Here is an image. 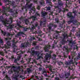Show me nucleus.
Listing matches in <instances>:
<instances>
[{
    "mask_svg": "<svg viewBox=\"0 0 80 80\" xmlns=\"http://www.w3.org/2000/svg\"><path fill=\"white\" fill-rule=\"evenodd\" d=\"M8 36H10V35H11L12 36V35H13L11 33H8Z\"/></svg>",
    "mask_w": 80,
    "mask_h": 80,
    "instance_id": "57",
    "label": "nucleus"
},
{
    "mask_svg": "<svg viewBox=\"0 0 80 80\" xmlns=\"http://www.w3.org/2000/svg\"><path fill=\"white\" fill-rule=\"evenodd\" d=\"M24 28V31L25 32H26V31H27V29H28V28Z\"/></svg>",
    "mask_w": 80,
    "mask_h": 80,
    "instance_id": "54",
    "label": "nucleus"
},
{
    "mask_svg": "<svg viewBox=\"0 0 80 80\" xmlns=\"http://www.w3.org/2000/svg\"><path fill=\"white\" fill-rule=\"evenodd\" d=\"M25 23L26 25H28V23H29V20H28V19H26L25 20Z\"/></svg>",
    "mask_w": 80,
    "mask_h": 80,
    "instance_id": "28",
    "label": "nucleus"
},
{
    "mask_svg": "<svg viewBox=\"0 0 80 80\" xmlns=\"http://www.w3.org/2000/svg\"><path fill=\"white\" fill-rule=\"evenodd\" d=\"M12 19H13V18L11 16L9 18V20H7V18L4 19L3 18L1 17H0V21L2 22L3 24L5 26H8L7 25H8L9 23H12V22H13Z\"/></svg>",
    "mask_w": 80,
    "mask_h": 80,
    "instance_id": "2",
    "label": "nucleus"
},
{
    "mask_svg": "<svg viewBox=\"0 0 80 80\" xmlns=\"http://www.w3.org/2000/svg\"><path fill=\"white\" fill-rule=\"evenodd\" d=\"M46 23H47V20L45 18L41 19V21H40V26L44 27Z\"/></svg>",
    "mask_w": 80,
    "mask_h": 80,
    "instance_id": "8",
    "label": "nucleus"
},
{
    "mask_svg": "<svg viewBox=\"0 0 80 80\" xmlns=\"http://www.w3.org/2000/svg\"><path fill=\"white\" fill-rule=\"evenodd\" d=\"M69 65H71V64H74V62H73V60L71 59L69 62Z\"/></svg>",
    "mask_w": 80,
    "mask_h": 80,
    "instance_id": "29",
    "label": "nucleus"
},
{
    "mask_svg": "<svg viewBox=\"0 0 80 80\" xmlns=\"http://www.w3.org/2000/svg\"><path fill=\"white\" fill-rule=\"evenodd\" d=\"M37 38L38 39V41H40V40H42V39H41V38L39 37H37Z\"/></svg>",
    "mask_w": 80,
    "mask_h": 80,
    "instance_id": "58",
    "label": "nucleus"
},
{
    "mask_svg": "<svg viewBox=\"0 0 80 80\" xmlns=\"http://www.w3.org/2000/svg\"><path fill=\"white\" fill-rule=\"evenodd\" d=\"M32 53L33 54H35V55H40V53L39 51H32Z\"/></svg>",
    "mask_w": 80,
    "mask_h": 80,
    "instance_id": "18",
    "label": "nucleus"
},
{
    "mask_svg": "<svg viewBox=\"0 0 80 80\" xmlns=\"http://www.w3.org/2000/svg\"><path fill=\"white\" fill-rule=\"evenodd\" d=\"M65 77L66 78H68V77L70 76V72H65Z\"/></svg>",
    "mask_w": 80,
    "mask_h": 80,
    "instance_id": "15",
    "label": "nucleus"
},
{
    "mask_svg": "<svg viewBox=\"0 0 80 80\" xmlns=\"http://www.w3.org/2000/svg\"><path fill=\"white\" fill-rule=\"evenodd\" d=\"M9 39L8 38H5V41H7V40H8Z\"/></svg>",
    "mask_w": 80,
    "mask_h": 80,
    "instance_id": "64",
    "label": "nucleus"
},
{
    "mask_svg": "<svg viewBox=\"0 0 80 80\" xmlns=\"http://www.w3.org/2000/svg\"><path fill=\"white\" fill-rule=\"evenodd\" d=\"M11 58L12 59V61H14V63H17V62H18V61L17 60V59H15L14 58V57H11Z\"/></svg>",
    "mask_w": 80,
    "mask_h": 80,
    "instance_id": "23",
    "label": "nucleus"
},
{
    "mask_svg": "<svg viewBox=\"0 0 80 80\" xmlns=\"http://www.w3.org/2000/svg\"><path fill=\"white\" fill-rule=\"evenodd\" d=\"M53 38H55L56 39H58V36L56 35L55 36V37H53Z\"/></svg>",
    "mask_w": 80,
    "mask_h": 80,
    "instance_id": "48",
    "label": "nucleus"
},
{
    "mask_svg": "<svg viewBox=\"0 0 80 80\" xmlns=\"http://www.w3.org/2000/svg\"><path fill=\"white\" fill-rule=\"evenodd\" d=\"M34 28H35V27H32L31 28H30V29L31 30H32V31H33V30H34Z\"/></svg>",
    "mask_w": 80,
    "mask_h": 80,
    "instance_id": "53",
    "label": "nucleus"
},
{
    "mask_svg": "<svg viewBox=\"0 0 80 80\" xmlns=\"http://www.w3.org/2000/svg\"><path fill=\"white\" fill-rule=\"evenodd\" d=\"M37 9L38 10H40V6H38L37 8Z\"/></svg>",
    "mask_w": 80,
    "mask_h": 80,
    "instance_id": "56",
    "label": "nucleus"
},
{
    "mask_svg": "<svg viewBox=\"0 0 80 80\" xmlns=\"http://www.w3.org/2000/svg\"><path fill=\"white\" fill-rule=\"evenodd\" d=\"M0 43H3V39H1V37H0Z\"/></svg>",
    "mask_w": 80,
    "mask_h": 80,
    "instance_id": "40",
    "label": "nucleus"
},
{
    "mask_svg": "<svg viewBox=\"0 0 80 80\" xmlns=\"http://www.w3.org/2000/svg\"><path fill=\"white\" fill-rule=\"evenodd\" d=\"M0 54L2 55V56H4V53H3V52H0Z\"/></svg>",
    "mask_w": 80,
    "mask_h": 80,
    "instance_id": "43",
    "label": "nucleus"
},
{
    "mask_svg": "<svg viewBox=\"0 0 80 80\" xmlns=\"http://www.w3.org/2000/svg\"><path fill=\"white\" fill-rule=\"evenodd\" d=\"M12 48H13V49H14V48H16L17 47V46H16V42H15V41L13 40L12 41Z\"/></svg>",
    "mask_w": 80,
    "mask_h": 80,
    "instance_id": "14",
    "label": "nucleus"
},
{
    "mask_svg": "<svg viewBox=\"0 0 80 80\" xmlns=\"http://www.w3.org/2000/svg\"><path fill=\"white\" fill-rule=\"evenodd\" d=\"M53 26L54 27L56 28V27H57V25L56 24H54V25H53Z\"/></svg>",
    "mask_w": 80,
    "mask_h": 80,
    "instance_id": "61",
    "label": "nucleus"
},
{
    "mask_svg": "<svg viewBox=\"0 0 80 80\" xmlns=\"http://www.w3.org/2000/svg\"><path fill=\"white\" fill-rule=\"evenodd\" d=\"M36 43H37V42H36V41L32 43V45L34 46L36 45Z\"/></svg>",
    "mask_w": 80,
    "mask_h": 80,
    "instance_id": "49",
    "label": "nucleus"
},
{
    "mask_svg": "<svg viewBox=\"0 0 80 80\" xmlns=\"http://www.w3.org/2000/svg\"><path fill=\"white\" fill-rule=\"evenodd\" d=\"M55 80H60V79L58 78H55Z\"/></svg>",
    "mask_w": 80,
    "mask_h": 80,
    "instance_id": "59",
    "label": "nucleus"
},
{
    "mask_svg": "<svg viewBox=\"0 0 80 80\" xmlns=\"http://www.w3.org/2000/svg\"><path fill=\"white\" fill-rule=\"evenodd\" d=\"M65 63L66 65H70L69 62H68V61H65Z\"/></svg>",
    "mask_w": 80,
    "mask_h": 80,
    "instance_id": "36",
    "label": "nucleus"
},
{
    "mask_svg": "<svg viewBox=\"0 0 80 80\" xmlns=\"http://www.w3.org/2000/svg\"><path fill=\"white\" fill-rule=\"evenodd\" d=\"M55 21L57 23H58V18L55 19Z\"/></svg>",
    "mask_w": 80,
    "mask_h": 80,
    "instance_id": "52",
    "label": "nucleus"
},
{
    "mask_svg": "<svg viewBox=\"0 0 80 80\" xmlns=\"http://www.w3.org/2000/svg\"><path fill=\"white\" fill-rule=\"evenodd\" d=\"M56 55L55 54L52 55V56H51V54H50L51 58H52V59H55L56 58Z\"/></svg>",
    "mask_w": 80,
    "mask_h": 80,
    "instance_id": "26",
    "label": "nucleus"
},
{
    "mask_svg": "<svg viewBox=\"0 0 80 80\" xmlns=\"http://www.w3.org/2000/svg\"><path fill=\"white\" fill-rule=\"evenodd\" d=\"M58 5L60 7H61L62 6V5H63V3L62 1H61V0H58Z\"/></svg>",
    "mask_w": 80,
    "mask_h": 80,
    "instance_id": "17",
    "label": "nucleus"
},
{
    "mask_svg": "<svg viewBox=\"0 0 80 80\" xmlns=\"http://www.w3.org/2000/svg\"><path fill=\"white\" fill-rule=\"evenodd\" d=\"M46 3H48L49 4L48 5V7H46L44 8L45 10L46 11L50 10L51 9V8L52 7V2L49 1V0H46Z\"/></svg>",
    "mask_w": 80,
    "mask_h": 80,
    "instance_id": "6",
    "label": "nucleus"
},
{
    "mask_svg": "<svg viewBox=\"0 0 80 80\" xmlns=\"http://www.w3.org/2000/svg\"><path fill=\"white\" fill-rule=\"evenodd\" d=\"M77 43L75 41L72 42V41H70L69 43L68 44L69 45L70 47H73V45L76 44Z\"/></svg>",
    "mask_w": 80,
    "mask_h": 80,
    "instance_id": "12",
    "label": "nucleus"
},
{
    "mask_svg": "<svg viewBox=\"0 0 80 80\" xmlns=\"http://www.w3.org/2000/svg\"><path fill=\"white\" fill-rule=\"evenodd\" d=\"M33 62L35 63H37V61L35 60H33Z\"/></svg>",
    "mask_w": 80,
    "mask_h": 80,
    "instance_id": "63",
    "label": "nucleus"
},
{
    "mask_svg": "<svg viewBox=\"0 0 80 80\" xmlns=\"http://www.w3.org/2000/svg\"><path fill=\"white\" fill-rule=\"evenodd\" d=\"M57 12L58 13H60L61 12H62V10L61 9V8H59L58 9V10L57 11Z\"/></svg>",
    "mask_w": 80,
    "mask_h": 80,
    "instance_id": "32",
    "label": "nucleus"
},
{
    "mask_svg": "<svg viewBox=\"0 0 80 80\" xmlns=\"http://www.w3.org/2000/svg\"><path fill=\"white\" fill-rule=\"evenodd\" d=\"M9 73H13V71L12 70H10L9 71Z\"/></svg>",
    "mask_w": 80,
    "mask_h": 80,
    "instance_id": "55",
    "label": "nucleus"
},
{
    "mask_svg": "<svg viewBox=\"0 0 80 80\" xmlns=\"http://www.w3.org/2000/svg\"><path fill=\"white\" fill-rule=\"evenodd\" d=\"M50 47H51V46L50 45H47L44 48V50L45 52H49V53H50L49 54H48V53H46L47 55L45 57L46 60H48V58L51 57L50 54L52 53V52L51 51H49V50H48L49 49H50Z\"/></svg>",
    "mask_w": 80,
    "mask_h": 80,
    "instance_id": "3",
    "label": "nucleus"
},
{
    "mask_svg": "<svg viewBox=\"0 0 80 80\" xmlns=\"http://www.w3.org/2000/svg\"><path fill=\"white\" fill-rule=\"evenodd\" d=\"M10 68H13V71L15 72L14 74H13V80H18V77L19 76L18 75V73L19 72V71H20V66L18 67H15L14 66H11Z\"/></svg>",
    "mask_w": 80,
    "mask_h": 80,
    "instance_id": "1",
    "label": "nucleus"
},
{
    "mask_svg": "<svg viewBox=\"0 0 80 80\" xmlns=\"http://www.w3.org/2000/svg\"><path fill=\"white\" fill-rule=\"evenodd\" d=\"M4 10H10V7H7V8H5L4 7Z\"/></svg>",
    "mask_w": 80,
    "mask_h": 80,
    "instance_id": "51",
    "label": "nucleus"
},
{
    "mask_svg": "<svg viewBox=\"0 0 80 80\" xmlns=\"http://www.w3.org/2000/svg\"><path fill=\"white\" fill-rule=\"evenodd\" d=\"M67 22L68 23V24H70L72 22V20L68 21H67Z\"/></svg>",
    "mask_w": 80,
    "mask_h": 80,
    "instance_id": "38",
    "label": "nucleus"
},
{
    "mask_svg": "<svg viewBox=\"0 0 80 80\" xmlns=\"http://www.w3.org/2000/svg\"><path fill=\"white\" fill-rule=\"evenodd\" d=\"M67 16L69 18H71V20H72V19H73V18H75L74 17L72 16V14L71 12H69L68 13Z\"/></svg>",
    "mask_w": 80,
    "mask_h": 80,
    "instance_id": "13",
    "label": "nucleus"
},
{
    "mask_svg": "<svg viewBox=\"0 0 80 80\" xmlns=\"http://www.w3.org/2000/svg\"><path fill=\"white\" fill-rule=\"evenodd\" d=\"M73 13H74V14H76V13H77V11H73Z\"/></svg>",
    "mask_w": 80,
    "mask_h": 80,
    "instance_id": "60",
    "label": "nucleus"
},
{
    "mask_svg": "<svg viewBox=\"0 0 80 80\" xmlns=\"http://www.w3.org/2000/svg\"><path fill=\"white\" fill-rule=\"evenodd\" d=\"M23 32H19L17 34L16 36V37H19V36H20L21 35H22V34H24Z\"/></svg>",
    "mask_w": 80,
    "mask_h": 80,
    "instance_id": "21",
    "label": "nucleus"
},
{
    "mask_svg": "<svg viewBox=\"0 0 80 80\" xmlns=\"http://www.w3.org/2000/svg\"><path fill=\"white\" fill-rule=\"evenodd\" d=\"M10 41H8L7 42V45H5L4 48L8 49V48H10V47L11 46V43Z\"/></svg>",
    "mask_w": 80,
    "mask_h": 80,
    "instance_id": "10",
    "label": "nucleus"
},
{
    "mask_svg": "<svg viewBox=\"0 0 80 80\" xmlns=\"http://www.w3.org/2000/svg\"><path fill=\"white\" fill-rule=\"evenodd\" d=\"M49 30H51L52 27H53V24L51 23L49 24Z\"/></svg>",
    "mask_w": 80,
    "mask_h": 80,
    "instance_id": "27",
    "label": "nucleus"
},
{
    "mask_svg": "<svg viewBox=\"0 0 80 80\" xmlns=\"http://www.w3.org/2000/svg\"><path fill=\"white\" fill-rule=\"evenodd\" d=\"M2 13H3V14H6V12H5V10H3L2 11Z\"/></svg>",
    "mask_w": 80,
    "mask_h": 80,
    "instance_id": "45",
    "label": "nucleus"
},
{
    "mask_svg": "<svg viewBox=\"0 0 80 80\" xmlns=\"http://www.w3.org/2000/svg\"><path fill=\"white\" fill-rule=\"evenodd\" d=\"M39 3L40 5H42L43 4H44V3H45V2H44V1H42V2H39Z\"/></svg>",
    "mask_w": 80,
    "mask_h": 80,
    "instance_id": "31",
    "label": "nucleus"
},
{
    "mask_svg": "<svg viewBox=\"0 0 80 80\" xmlns=\"http://www.w3.org/2000/svg\"><path fill=\"white\" fill-rule=\"evenodd\" d=\"M42 74H43L46 77H47V72H46V71L45 70V69H43L42 71Z\"/></svg>",
    "mask_w": 80,
    "mask_h": 80,
    "instance_id": "19",
    "label": "nucleus"
},
{
    "mask_svg": "<svg viewBox=\"0 0 80 80\" xmlns=\"http://www.w3.org/2000/svg\"><path fill=\"white\" fill-rule=\"evenodd\" d=\"M31 18H32V21H33V22H31V24H32V25H33V23L35 20H37V18L36 16H32L31 17Z\"/></svg>",
    "mask_w": 80,
    "mask_h": 80,
    "instance_id": "11",
    "label": "nucleus"
},
{
    "mask_svg": "<svg viewBox=\"0 0 80 80\" xmlns=\"http://www.w3.org/2000/svg\"><path fill=\"white\" fill-rule=\"evenodd\" d=\"M41 14L43 17H45V16H46V15H47L48 13L47 12L42 11L41 12Z\"/></svg>",
    "mask_w": 80,
    "mask_h": 80,
    "instance_id": "20",
    "label": "nucleus"
},
{
    "mask_svg": "<svg viewBox=\"0 0 80 80\" xmlns=\"http://www.w3.org/2000/svg\"><path fill=\"white\" fill-rule=\"evenodd\" d=\"M21 23V22H20V21H19V22H17V25H18V26L19 27H20V28H23V27H22V26L20 25Z\"/></svg>",
    "mask_w": 80,
    "mask_h": 80,
    "instance_id": "25",
    "label": "nucleus"
},
{
    "mask_svg": "<svg viewBox=\"0 0 80 80\" xmlns=\"http://www.w3.org/2000/svg\"><path fill=\"white\" fill-rule=\"evenodd\" d=\"M6 77L7 79L8 80H11V79L10 78H9L8 77V75H6Z\"/></svg>",
    "mask_w": 80,
    "mask_h": 80,
    "instance_id": "41",
    "label": "nucleus"
},
{
    "mask_svg": "<svg viewBox=\"0 0 80 80\" xmlns=\"http://www.w3.org/2000/svg\"><path fill=\"white\" fill-rule=\"evenodd\" d=\"M1 32L3 34V35L5 36L6 34H7V32H5L2 30H1Z\"/></svg>",
    "mask_w": 80,
    "mask_h": 80,
    "instance_id": "33",
    "label": "nucleus"
},
{
    "mask_svg": "<svg viewBox=\"0 0 80 80\" xmlns=\"http://www.w3.org/2000/svg\"><path fill=\"white\" fill-rule=\"evenodd\" d=\"M30 43L28 42H27L22 43L21 44V45L19 47L21 48H27V47H30Z\"/></svg>",
    "mask_w": 80,
    "mask_h": 80,
    "instance_id": "7",
    "label": "nucleus"
},
{
    "mask_svg": "<svg viewBox=\"0 0 80 80\" xmlns=\"http://www.w3.org/2000/svg\"><path fill=\"white\" fill-rule=\"evenodd\" d=\"M68 70H69V71H68V72H70V71L71 70H73V68H70V67H68Z\"/></svg>",
    "mask_w": 80,
    "mask_h": 80,
    "instance_id": "44",
    "label": "nucleus"
},
{
    "mask_svg": "<svg viewBox=\"0 0 80 80\" xmlns=\"http://www.w3.org/2000/svg\"><path fill=\"white\" fill-rule=\"evenodd\" d=\"M35 32H36L37 33L40 34V33H42V31H35Z\"/></svg>",
    "mask_w": 80,
    "mask_h": 80,
    "instance_id": "39",
    "label": "nucleus"
},
{
    "mask_svg": "<svg viewBox=\"0 0 80 80\" xmlns=\"http://www.w3.org/2000/svg\"><path fill=\"white\" fill-rule=\"evenodd\" d=\"M28 2L26 5L25 7L26 8H32V3H30V5H28Z\"/></svg>",
    "mask_w": 80,
    "mask_h": 80,
    "instance_id": "16",
    "label": "nucleus"
},
{
    "mask_svg": "<svg viewBox=\"0 0 80 80\" xmlns=\"http://www.w3.org/2000/svg\"><path fill=\"white\" fill-rule=\"evenodd\" d=\"M19 56L18 57L17 59L18 61H19L20 60V59L21 58V57H22V55L21 54H20L19 55Z\"/></svg>",
    "mask_w": 80,
    "mask_h": 80,
    "instance_id": "30",
    "label": "nucleus"
},
{
    "mask_svg": "<svg viewBox=\"0 0 80 80\" xmlns=\"http://www.w3.org/2000/svg\"><path fill=\"white\" fill-rule=\"evenodd\" d=\"M54 7L55 8L57 9L58 8V9L59 8H61V7L60 6H54Z\"/></svg>",
    "mask_w": 80,
    "mask_h": 80,
    "instance_id": "34",
    "label": "nucleus"
},
{
    "mask_svg": "<svg viewBox=\"0 0 80 80\" xmlns=\"http://www.w3.org/2000/svg\"><path fill=\"white\" fill-rule=\"evenodd\" d=\"M37 57H38V59H40V58H41L42 59L43 58V56H39V55H38Z\"/></svg>",
    "mask_w": 80,
    "mask_h": 80,
    "instance_id": "35",
    "label": "nucleus"
},
{
    "mask_svg": "<svg viewBox=\"0 0 80 80\" xmlns=\"http://www.w3.org/2000/svg\"><path fill=\"white\" fill-rule=\"evenodd\" d=\"M63 38L62 39V41L60 42V46H62V45H63L64 43H66V41L65 40V38H68V37H69V36L68 35V34L66 33H64L63 34Z\"/></svg>",
    "mask_w": 80,
    "mask_h": 80,
    "instance_id": "5",
    "label": "nucleus"
},
{
    "mask_svg": "<svg viewBox=\"0 0 80 80\" xmlns=\"http://www.w3.org/2000/svg\"><path fill=\"white\" fill-rule=\"evenodd\" d=\"M34 25L35 27H37V26H38V22H36L35 24H34Z\"/></svg>",
    "mask_w": 80,
    "mask_h": 80,
    "instance_id": "46",
    "label": "nucleus"
},
{
    "mask_svg": "<svg viewBox=\"0 0 80 80\" xmlns=\"http://www.w3.org/2000/svg\"><path fill=\"white\" fill-rule=\"evenodd\" d=\"M63 50H65L66 51L64 53L63 57L64 58H67V55H68V54L69 53L70 51H69V50H68V47H67V46H63Z\"/></svg>",
    "mask_w": 80,
    "mask_h": 80,
    "instance_id": "4",
    "label": "nucleus"
},
{
    "mask_svg": "<svg viewBox=\"0 0 80 80\" xmlns=\"http://www.w3.org/2000/svg\"><path fill=\"white\" fill-rule=\"evenodd\" d=\"M74 25H77L78 24V21L77 20H72V22Z\"/></svg>",
    "mask_w": 80,
    "mask_h": 80,
    "instance_id": "24",
    "label": "nucleus"
},
{
    "mask_svg": "<svg viewBox=\"0 0 80 80\" xmlns=\"http://www.w3.org/2000/svg\"><path fill=\"white\" fill-rule=\"evenodd\" d=\"M19 50H20V49L14 48L13 52H16L17 55H20V54H23V53H25V52H23L21 51H19Z\"/></svg>",
    "mask_w": 80,
    "mask_h": 80,
    "instance_id": "9",
    "label": "nucleus"
},
{
    "mask_svg": "<svg viewBox=\"0 0 80 80\" xmlns=\"http://www.w3.org/2000/svg\"><path fill=\"white\" fill-rule=\"evenodd\" d=\"M75 48H76V50H78V47L76 46L74 48V49H75Z\"/></svg>",
    "mask_w": 80,
    "mask_h": 80,
    "instance_id": "50",
    "label": "nucleus"
},
{
    "mask_svg": "<svg viewBox=\"0 0 80 80\" xmlns=\"http://www.w3.org/2000/svg\"><path fill=\"white\" fill-rule=\"evenodd\" d=\"M63 63L61 61L58 62V64L59 65H62Z\"/></svg>",
    "mask_w": 80,
    "mask_h": 80,
    "instance_id": "37",
    "label": "nucleus"
},
{
    "mask_svg": "<svg viewBox=\"0 0 80 80\" xmlns=\"http://www.w3.org/2000/svg\"><path fill=\"white\" fill-rule=\"evenodd\" d=\"M49 70H50L51 72H52V68H49Z\"/></svg>",
    "mask_w": 80,
    "mask_h": 80,
    "instance_id": "62",
    "label": "nucleus"
},
{
    "mask_svg": "<svg viewBox=\"0 0 80 80\" xmlns=\"http://www.w3.org/2000/svg\"><path fill=\"white\" fill-rule=\"evenodd\" d=\"M35 15L36 17V16H39V17H40V13L38 12H36V13L35 14Z\"/></svg>",
    "mask_w": 80,
    "mask_h": 80,
    "instance_id": "42",
    "label": "nucleus"
},
{
    "mask_svg": "<svg viewBox=\"0 0 80 80\" xmlns=\"http://www.w3.org/2000/svg\"><path fill=\"white\" fill-rule=\"evenodd\" d=\"M27 72L28 73H29L31 72V70L30 69V68L27 69Z\"/></svg>",
    "mask_w": 80,
    "mask_h": 80,
    "instance_id": "47",
    "label": "nucleus"
},
{
    "mask_svg": "<svg viewBox=\"0 0 80 80\" xmlns=\"http://www.w3.org/2000/svg\"><path fill=\"white\" fill-rule=\"evenodd\" d=\"M14 26V25L13 24H10L9 25H8V24L7 25V26H6V27H9V28H10L11 29H12V28H13V27Z\"/></svg>",
    "mask_w": 80,
    "mask_h": 80,
    "instance_id": "22",
    "label": "nucleus"
}]
</instances>
